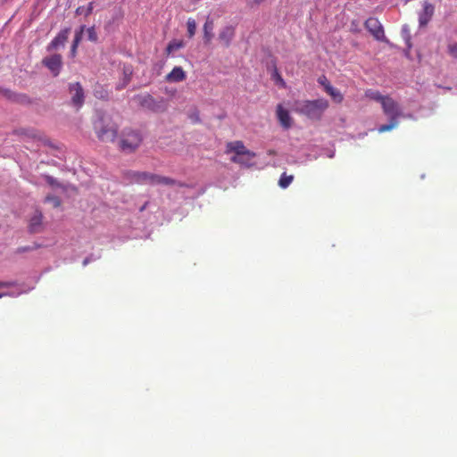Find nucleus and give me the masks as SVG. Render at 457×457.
Returning <instances> with one entry per match:
<instances>
[{"label": "nucleus", "instance_id": "1", "mask_svg": "<svg viewBox=\"0 0 457 457\" xmlns=\"http://www.w3.org/2000/svg\"><path fill=\"white\" fill-rule=\"evenodd\" d=\"M366 96L381 103L385 115L388 118V122L377 128L379 133L392 130L398 125L400 116V108L396 102L388 96H382L378 91L367 90Z\"/></svg>", "mask_w": 457, "mask_h": 457}, {"label": "nucleus", "instance_id": "2", "mask_svg": "<svg viewBox=\"0 0 457 457\" xmlns=\"http://www.w3.org/2000/svg\"><path fill=\"white\" fill-rule=\"evenodd\" d=\"M93 127L99 140L103 142H113L115 140L118 134V126L106 111L96 110Z\"/></svg>", "mask_w": 457, "mask_h": 457}, {"label": "nucleus", "instance_id": "3", "mask_svg": "<svg viewBox=\"0 0 457 457\" xmlns=\"http://www.w3.org/2000/svg\"><path fill=\"white\" fill-rule=\"evenodd\" d=\"M328 107V102L323 98L295 101L294 104V111L295 112L315 120H318L322 117Z\"/></svg>", "mask_w": 457, "mask_h": 457}, {"label": "nucleus", "instance_id": "4", "mask_svg": "<svg viewBox=\"0 0 457 457\" xmlns=\"http://www.w3.org/2000/svg\"><path fill=\"white\" fill-rule=\"evenodd\" d=\"M135 100L144 109L153 112H163L168 108V101L164 97L154 98L150 94L135 96Z\"/></svg>", "mask_w": 457, "mask_h": 457}, {"label": "nucleus", "instance_id": "5", "mask_svg": "<svg viewBox=\"0 0 457 457\" xmlns=\"http://www.w3.org/2000/svg\"><path fill=\"white\" fill-rule=\"evenodd\" d=\"M143 140L139 131L124 129L120 135V147L123 152L131 153L135 151Z\"/></svg>", "mask_w": 457, "mask_h": 457}, {"label": "nucleus", "instance_id": "6", "mask_svg": "<svg viewBox=\"0 0 457 457\" xmlns=\"http://www.w3.org/2000/svg\"><path fill=\"white\" fill-rule=\"evenodd\" d=\"M152 173L146 171L124 170L121 175V181L125 185L129 184H149Z\"/></svg>", "mask_w": 457, "mask_h": 457}, {"label": "nucleus", "instance_id": "7", "mask_svg": "<svg viewBox=\"0 0 457 457\" xmlns=\"http://www.w3.org/2000/svg\"><path fill=\"white\" fill-rule=\"evenodd\" d=\"M68 91L71 95V104L79 110L85 103V92L79 82L70 83Z\"/></svg>", "mask_w": 457, "mask_h": 457}, {"label": "nucleus", "instance_id": "8", "mask_svg": "<svg viewBox=\"0 0 457 457\" xmlns=\"http://www.w3.org/2000/svg\"><path fill=\"white\" fill-rule=\"evenodd\" d=\"M42 64L46 67L54 77H57L62 69V56L60 54H54L43 58Z\"/></svg>", "mask_w": 457, "mask_h": 457}, {"label": "nucleus", "instance_id": "9", "mask_svg": "<svg viewBox=\"0 0 457 457\" xmlns=\"http://www.w3.org/2000/svg\"><path fill=\"white\" fill-rule=\"evenodd\" d=\"M71 32L70 28H65L62 29L47 45L46 51L51 53L54 50H57L61 47H64L66 41L68 40L69 35Z\"/></svg>", "mask_w": 457, "mask_h": 457}, {"label": "nucleus", "instance_id": "10", "mask_svg": "<svg viewBox=\"0 0 457 457\" xmlns=\"http://www.w3.org/2000/svg\"><path fill=\"white\" fill-rule=\"evenodd\" d=\"M365 28L377 40H384V29L381 23L377 18L370 17L367 19L365 21Z\"/></svg>", "mask_w": 457, "mask_h": 457}, {"label": "nucleus", "instance_id": "11", "mask_svg": "<svg viewBox=\"0 0 457 457\" xmlns=\"http://www.w3.org/2000/svg\"><path fill=\"white\" fill-rule=\"evenodd\" d=\"M226 153L227 154L234 153L235 154L234 155H238V154H248L250 156L256 155L255 153L246 149L244 143L239 140L228 142L226 145Z\"/></svg>", "mask_w": 457, "mask_h": 457}, {"label": "nucleus", "instance_id": "12", "mask_svg": "<svg viewBox=\"0 0 457 457\" xmlns=\"http://www.w3.org/2000/svg\"><path fill=\"white\" fill-rule=\"evenodd\" d=\"M277 118L284 129H287L292 126V118L289 112L283 108L281 104L277 107Z\"/></svg>", "mask_w": 457, "mask_h": 457}, {"label": "nucleus", "instance_id": "13", "mask_svg": "<svg viewBox=\"0 0 457 457\" xmlns=\"http://www.w3.org/2000/svg\"><path fill=\"white\" fill-rule=\"evenodd\" d=\"M434 14V5L428 2L423 3L422 12H420L419 21L420 26L428 25Z\"/></svg>", "mask_w": 457, "mask_h": 457}, {"label": "nucleus", "instance_id": "14", "mask_svg": "<svg viewBox=\"0 0 457 457\" xmlns=\"http://www.w3.org/2000/svg\"><path fill=\"white\" fill-rule=\"evenodd\" d=\"M160 184L166 185V186L186 187L185 184H183L181 182H178L170 178L152 173V179L150 181V185H160Z\"/></svg>", "mask_w": 457, "mask_h": 457}, {"label": "nucleus", "instance_id": "15", "mask_svg": "<svg viewBox=\"0 0 457 457\" xmlns=\"http://www.w3.org/2000/svg\"><path fill=\"white\" fill-rule=\"evenodd\" d=\"M43 214L39 211H36L31 217L29 224V231L32 234L38 233L42 228Z\"/></svg>", "mask_w": 457, "mask_h": 457}, {"label": "nucleus", "instance_id": "16", "mask_svg": "<svg viewBox=\"0 0 457 457\" xmlns=\"http://www.w3.org/2000/svg\"><path fill=\"white\" fill-rule=\"evenodd\" d=\"M235 36V27L229 25L224 27L219 34V39L226 46H228Z\"/></svg>", "mask_w": 457, "mask_h": 457}, {"label": "nucleus", "instance_id": "17", "mask_svg": "<svg viewBox=\"0 0 457 457\" xmlns=\"http://www.w3.org/2000/svg\"><path fill=\"white\" fill-rule=\"evenodd\" d=\"M213 29L214 23L213 21L208 16L204 24V40L205 44H209L213 37Z\"/></svg>", "mask_w": 457, "mask_h": 457}, {"label": "nucleus", "instance_id": "18", "mask_svg": "<svg viewBox=\"0 0 457 457\" xmlns=\"http://www.w3.org/2000/svg\"><path fill=\"white\" fill-rule=\"evenodd\" d=\"M186 78V73L181 67L176 66L167 75L166 79L170 82H180Z\"/></svg>", "mask_w": 457, "mask_h": 457}, {"label": "nucleus", "instance_id": "19", "mask_svg": "<svg viewBox=\"0 0 457 457\" xmlns=\"http://www.w3.org/2000/svg\"><path fill=\"white\" fill-rule=\"evenodd\" d=\"M0 96L13 102H23L27 96L25 95H18L7 88L0 87Z\"/></svg>", "mask_w": 457, "mask_h": 457}, {"label": "nucleus", "instance_id": "20", "mask_svg": "<svg viewBox=\"0 0 457 457\" xmlns=\"http://www.w3.org/2000/svg\"><path fill=\"white\" fill-rule=\"evenodd\" d=\"M132 71L129 68L124 67L122 72V78L120 81L116 85L117 90L125 88L131 80Z\"/></svg>", "mask_w": 457, "mask_h": 457}, {"label": "nucleus", "instance_id": "21", "mask_svg": "<svg viewBox=\"0 0 457 457\" xmlns=\"http://www.w3.org/2000/svg\"><path fill=\"white\" fill-rule=\"evenodd\" d=\"M253 157L254 156H250L248 154H238L231 156L230 161L232 162L238 163L243 166L250 167L253 165L251 161Z\"/></svg>", "mask_w": 457, "mask_h": 457}, {"label": "nucleus", "instance_id": "22", "mask_svg": "<svg viewBox=\"0 0 457 457\" xmlns=\"http://www.w3.org/2000/svg\"><path fill=\"white\" fill-rule=\"evenodd\" d=\"M326 92L337 103H341L343 101V95L340 91L335 88L331 84L326 85Z\"/></svg>", "mask_w": 457, "mask_h": 457}, {"label": "nucleus", "instance_id": "23", "mask_svg": "<svg viewBox=\"0 0 457 457\" xmlns=\"http://www.w3.org/2000/svg\"><path fill=\"white\" fill-rule=\"evenodd\" d=\"M184 46V42L182 40H172L170 41L167 47L166 52L168 54L174 53L175 51L182 48Z\"/></svg>", "mask_w": 457, "mask_h": 457}, {"label": "nucleus", "instance_id": "24", "mask_svg": "<svg viewBox=\"0 0 457 457\" xmlns=\"http://www.w3.org/2000/svg\"><path fill=\"white\" fill-rule=\"evenodd\" d=\"M94 10V2H90L87 7H84V6H79L75 12L77 15H81V14H85V16H89L92 12Z\"/></svg>", "mask_w": 457, "mask_h": 457}, {"label": "nucleus", "instance_id": "25", "mask_svg": "<svg viewBox=\"0 0 457 457\" xmlns=\"http://www.w3.org/2000/svg\"><path fill=\"white\" fill-rule=\"evenodd\" d=\"M294 176L293 175H287V173H283L280 176V179L278 180V186L281 188H287L293 181Z\"/></svg>", "mask_w": 457, "mask_h": 457}, {"label": "nucleus", "instance_id": "26", "mask_svg": "<svg viewBox=\"0 0 457 457\" xmlns=\"http://www.w3.org/2000/svg\"><path fill=\"white\" fill-rule=\"evenodd\" d=\"M187 36L192 38L196 31V21L193 18H188L187 21Z\"/></svg>", "mask_w": 457, "mask_h": 457}, {"label": "nucleus", "instance_id": "27", "mask_svg": "<svg viewBox=\"0 0 457 457\" xmlns=\"http://www.w3.org/2000/svg\"><path fill=\"white\" fill-rule=\"evenodd\" d=\"M33 287H29V288H21L19 291H8L6 293H0V298H2L3 296H12V297H16L20 295H21L22 293H27L29 291H30Z\"/></svg>", "mask_w": 457, "mask_h": 457}, {"label": "nucleus", "instance_id": "28", "mask_svg": "<svg viewBox=\"0 0 457 457\" xmlns=\"http://www.w3.org/2000/svg\"><path fill=\"white\" fill-rule=\"evenodd\" d=\"M87 31V40L91 41V42H96L97 39H98V36H97V33L96 31V29L94 26L90 27V28H87L86 27V29Z\"/></svg>", "mask_w": 457, "mask_h": 457}, {"label": "nucleus", "instance_id": "29", "mask_svg": "<svg viewBox=\"0 0 457 457\" xmlns=\"http://www.w3.org/2000/svg\"><path fill=\"white\" fill-rule=\"evenodd\" d=\"M45 201L46 203L52 204L54 208H57L61 205V199L56 195H49L46 197Z\"/></svg>", "mask_w": 457, "mask_h": 457}, {"label": "nucleus", "instance_id": "30", "mask_svg": "<svg viewBox=\"0 0 457 457\" xmlns=\"http://www.w3.org/2000/svg\"><path fill=\"white\" fill-rule=\"evenodd\" d=\"M85 29H86L85 25H81L78 29H76L74 38H73L74 42L79 43V44L80 43V41L83 38V33H84Z\"/></svg>", "mask_w": 457, "mask_h": 457}, {"label": "nucleus", "instance_id": "31", "mask_svg": "<svg viewBox=\"0 0 457 457\" xmlns=\"http://www.w3.org/2000/svg\"><path fill=\"white\" fill-rule=\"evenodd\" d=\"M45 179L49 186H51L53 187H61V184L55 178H54L50 175H46Z\"/></svg>", "mask_w": 457, "mask_h": 457}, {"label": "nucleus", "instance_id": "32", "mask_svg": "<svg viewBox=\"0 0 457 457\" xmlns=\"http://www.w3.org/2000/svg\"><path fill=\"white\" fill-rule=\"evenodd\" d=\"M272 79L279 85H281L282 87H285V81L284 79L281 78V76L279 75V73L278 72L277 69L274 70L273 73H272Z\"/></svg>", "mask_w": 457, "mask_h": 457}, {"label": "nucleus", "instance_id": "33", "mask_svg": "<svg viewBox=\"0 0 457 457\" xmlns=\"http://www.w3.org/2000/svg\"><path fill=\"white\" fill-rule=\"evenodd\" d=\"M448 52L450 55L457 57V43L449 44Z\"/></svg>", "mask_w": 457, "mask_h": 457}, {"label": "nucleus", "instance_id": "34", "mask_svg": "<svg viewBox=\"0 0 457 457\" xmlns=\"http://www.w3.org/2000/svg\"><path fill=\"white\" fill-rule=\"evenodd\" d=\"M99 258V256H93V255H90V256H87L86 257L84 260H83V262H82V265L83 266H87L89 262H93V261H96Z\"/></svg>", "mask_w": 457, "mask_h": 457}, {"label": "nucleus", "instance_id": "35", "mask_svg": "<svg viewBox=\"0 0 457 457\" xmlns=\"http://www.w3.org/2000/svg\"><path fill=\"white\" fill-rule=\"evenodd\" d=\"M79 45V43H76V42L72 41V44H71V51H70V54H71V57L75 56Z\"/></svg>", "mask_w": 457, "mask_h": 457}, {"label": "nucleus", "instance_id": "36", "mask_svg": "<svg viewBox=\"0 0 457 457\" xmlns=\"http://www.w3.org/2000/svg\"><path fill=\"white\" fill-rule=\"evenodd\" d=\"M318 82L319 84H320L321 86H323L324 89L326 90V85L327 84H330L329 81L328 80V79L325 77V76H321L318 79Z\"/></svg>", "mask_w": 457, "mask_h": 457}, {"label": "nucleus", "instance_id": "37", "mask_svg": "<svg viewBox=\"0 0 457 457\" xmlns=\"http://www.w3.org/2000/svg\"><path fill=\"white\" fill-rule=\"evenodd\" d=\"M190 120H192V122L194 123H198L200 122V118H199V114L197 112H193L192 114H190Z\"/></svg>", "mask_w": 457, "mask_h": 457}, {"label": "nucleus", "instance_id": "38", "mask_svg": "<svg viewBox=\"0 0 457 457\" xmlns=\"http://www.w3.org/2000/svg\"><path fill=\"white\" fill-rule=\"evenodd\" d=\"M29 250H31V248L29 246H22V247H19L16 250V253H24V252H27V251H29Z\"/></svg>", "mask_w": 457, "mask_h": 457}, {"label": "nucleus", "instance_id": "39", "mask_svg": "<svg viewBox=\"0 0 457 457\" xmlns=\"http://www.w3.org/2000/svg\"><path fill=\"white\" fill-rule=\"evenodd\" d=\"M11 285V283H8V282H0V287H7Z\"/></svg>", "mask_w": 457, "mask_h": 457}, {"label": "nucleus", "instance_id": "40", "mask_svg": "<svg viewBox=\"0 0 457 457\" xmlns=\"http://www.w3.org/2000/svg\"><path fill=\"white\" fill-rule=\"evenodd\" d=\"M263 1H264V0H253V3L254 4H262Z\"/></svg>", "mask_w": 457, "mask_h": 457}, {"label": "nucleus", "instance_id": "41", "mask_svg": "<svg viewBox=\"0 0 457 457\" xmlns=\"http://www.w3.org/2000/svg\"><path fill=\"white\" fill-rule=\"evenodd\" d=\"M334 156H335V152L334 151L329 152V154H328V158H333Z\"/></svg>", "mask_w": 457, "mask_h": 457}, {"label": "nucleus", "instance_id": "42", "mask_svg": "<svg viewBox=\"0 0 457 457\" xmlns=\"http://www.w3.org/2000/svg\"><path fill=\"white\" fill-rule=\"evenodd\" d=\"M146 205H147V203H145V204H143V205L139 208V211H140V212H143V211L145 209Z\"/></svg>", "mask_w": 457, "mask_h": 457}, {"label": "nucleus", "instance_id": "43", "mask_svg": "<svg viewBox=\"0 0 457 457\" xmlns=\"http://www.w3.org/2000/svg\"><path fill=\"white\" fill-rule=\"evenodd\" d=\"M268 154L269 155H274L275 154V151L274 150H269L268 151Z\"/></svg>", "mask_w": 457, "mask_h": 457}, {"label": "nucleus", "instance_id": "44", "mask_svg": "<svg viewBox=\"0 0 457 457\" xmlns=\"http://www.w3.org/2000/svg\"><path fill=\"white\" fill-rule=\"evenodd\" d=\"M406 44L410 46V37H406Z\"/></svg>", "mask_w": 457, "mask_h": 457}, {"label": "nucleus", "instance_id": "45", "mask_svg": "<svg viewBox=\"0 0 457 457\" xmlns=\"http://www.w3.org/2000/svg\"><path fill=\"white\" fill-rule=\"evenodd\" d=\"M199 0H195V2H198Z\"/></svg>", "mask_w": 457, "mask_h": 457}]
</instances>
